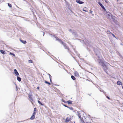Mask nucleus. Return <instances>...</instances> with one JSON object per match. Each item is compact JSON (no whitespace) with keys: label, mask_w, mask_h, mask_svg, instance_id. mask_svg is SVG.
Here are the masks:
<instances>
[{"label":"nucleus","mask_w":123,"mask_h":123,"mask_svg":"<svg viewBox=\"0 0 123 123\" xmlns=\"http://www.w3.org/2000/svg\"><path fill=\"white\" fill-rule=\"evenodd\" d=\"M93 50L96 55L98 58L97 59L98 62L101 65L102 64H103L104 62L100 59L101 57V54L102 52V50L98 47H94L93 48Z\"/></svg>","instance_id":"1"},{"label":"nucleus","mask_w":123,"mask_h":123,"mask_svg":"<svg viewBox=\"0 0 123 123\" xmlns=\"http://www.w3.org/2000/svg\"><path fill=\"white\" fill-rule=\"evenodd\" d=\"M37 112V109L35 108H34V110L32 116L30 118V119L31 120L34 119L35 117V115Z\"/></svg>","instance_id":"2"},{"label":"nucleus","mask_w":123,"mask_h":123,"mask_svg":"<svg viewBox=\"0 0 123 123\" xmlns=\"http://www.w3.org/2000/svg\"><path fill=\"white\" fill-rule=\"evenodd\" d=\"M78 116L79 118H80V120L82 123H89V122H88L86 121V120H85L84 121L83 119V118L81 117L80 113H78Z\"/></svg>","instance_id":"3"},{"label":"nucleus","mask_w":123,"mask_h":123,"mask_svg":"<svg viewBox=\"0 0 123 123\" xmlns=\"http://www.w3.org/2000/svg\"><path fill=\"white\" fill-rule=\"evenodd\" d=\"M105 15L106 16L109 18H110L111 17V14L109 12H105Z\"/></svg>","instance_id":"4"},{"label":"nucleus","mask_w":123,"mask_h":123,"mask_svg":"<svg viewBox=\"0 0 123 123\" xmlns=\"http://www.w3.org/2000/svg\"><path fill=\"white\" fill-rule=\"evenodd\" d=\"M102 66L104 71L107 74H108V73L107 71V67L105 66Z\"/></svg>","instance_id":"5"},{"label":"nucleus","mask_w":123,"mask_h":123,"mask_svg":"<svg viewBox=\"0 0 123 123\" xmlns=\"http://www.w3.org/2000/svg\"><path fill=\"white\" fill-rule=\"evenodd\" d=\"M31 95L30 94H29L28 95V97H29L30 100L31 102L32 103V102L33 101V99L31 97Z\"/></svg>","instance_id":"6"},{"label":"nucleus","mask_w":123,"mask_h":123,"mask_svg":"<svg viewBox=\"0 0 123 123\" xmlns=\"http://www.w3.org/2000/svg\"><path fill=\"white\" fill-rule=\"evenodd\" d=\"M103 64H102L101 65V66H108L109 64L106 62H103Z\"/></svg>","instance_id":"7"},{"label":"nucleus","mask_w":123,"mask_h":123,"mask_svg":"<svg viewBox=\"0 0 123 123\" xmlns=\"http://www.w3.org/2000/svg\"><path fill=\"white\" fill-rule=\"evenodd\" d=\"M55 40L56 41H57L63 44V42L59 38L57 37H55Z\"/></svg>","instance_id":"8"},{"label":"nucleus","mask_w":123,"mask_h":123,"mask_svg":"<svg viewBox=\"0 0 123 123\" xmlns=\"http://www.w3.org/2000/svg\"><path fill=\"white\" fill-rule=\"evenodd\" d=\"M14 73L15 74V75L16 76H18L19 75V74L17 70L16 69H14Z\"/></svg>","instance_id":"9"},{"label":"nucleus","mask_w":123,"mask_h":123,"mask_svg":"<svg viewBox=\"0 0 123 123\" xmlns=\"http://www.w3.org/2000/svg\"><path fill=\"white\" fill-rule=\"evenodd\" d=\"M76 2L80 4H82L84 3V2L80 0H76Z\"/></svg>","instance_id":"10"},{"label":"nucleus","mask_w":123,"mask_h":123,"mask_svg":"<svg viewBox=\"0 0 123 123\" xmlns=\"http://www.w3.org/2000/svg\"><path fill=\"white\" fill-rule=\"evenodd\" d=\"M75 52L76 54L79 57V58L83 62L85 60H84L83 59V58H80L79 57V56L80 55V54H79L77 52H76V51H75Z\"/></svg>","instance_id":"11"},{"label":"nucleus","mask_w":123,"mask_h":123,"mask_svg":"<svg viewBox=\"0 0 123 123\" xmlns=\"http://www.w3.org/2000/svg\"><path fill=\"white\" fill-rule=\"evenodd\" d=\"M74 75L75 76L78 77L79 76V75L78 72L77 71H75L74 72Z\"/></svg>","instance_id":"12"},{"label":"nucleus","mask_w":123,"mask_h":123,"mask_svg":"<svg viewBox=\"0 0 123 123\" xmlns=\"http://www.w3.org/2000/svg\"><path fill=\"white\" fill-rule=\"evenodd\" d=\"M64 49H66L67 51L68 52L71 51L70 50L69 48L68 47H64Z\"/></svg>","instance_id":"13"},{"label":"nucleus","mask_w":123,"mask_h":123,"mask_svg":"<svg viewBox=\"0 0 123 123\" xmlns=\"http://www.w3.org/2000/svg\"><path fill=\"white\" fill-rule=\"evenodd\" d=\"M0 53L3 54H6V52L3 50H1L0 51Z\"/></svg>","instance_id":"14"},{"label":"nucleus","mask_w":123,"mask_h":123,"mask_svg":"<svg viewBox=\"0 0 123 123\" xmlns=\"http://www.w3.org/2000/svg\"><path fill=\"white\" fill-rule=\"evenodd\" d=\"M70 120H71L70 118V119H69L68 117H67L66 118V119L65 120V122L66 123H67Z\"/></svg>","instance_id":"15"},{"label":"nucleus","mask_w":123,"mask_h":123,"mask_svg":"<svg viewBox=\"0 0 123 123\" xmlns=\"http://www.w3.org/2000/svg\"><path fill=\"white\" fill-rule=\"evenodd\" d=\"M17 78L19 82H20L21 81V78L17 76Z\"/></svg>","instance_id":"16"},{"label":"nucleus","mask_w":123,"mask_h":123,"mask_svg":"<svg viewBox=\"0 0 123 123\" xmlns=\"http://www.w3.org/2000/svg\"><path fill=\"white\" fill-rule=\"evenodd\" d=\"M72 101L71 100H68L66 102L67 103L68 105L71 104L72 103Z\"/></svg>","instance_id":"17"},{"label":"nucleus","mask_w":123,"mask_h":123,"mask_svg":"<svg viewBox=\"0 0 123 123\" xmlns=\"http://www.w3.org/2000/svg\"><path fill=\"white\" fill-rule=\"evenodd\" d=\"M117 84L119 85H122V83L120 81H118L117 82Z\"/></svg>","instance_id":"18"},{"label":"nucleus","mask_w":123,"mask_h":123,"mask_svg":"<svg viewBox=\"0 0 123 123\" xmlns=\"http://www.w3.org/2000/svg\"><path fill=\"white\" fill-rule=\"evenodd\" d=\"M20 41L21 42L24 44H25L26 43V41H24L22 40H20Z\"/></svg>","instance_id":"19"},{"label":"nucleus","mask_w":123,"mask_h":123,"mask_svg":"<svg viewBox=\"0 0 123 123\" xmlns=\"http://www.w3.org/2000/svg\"><path fill=\"white\" fill-rule=\"evenodd\" d=\"M71 79L73 80H74L76 79L75 78L73 75H72L71 76Z\"/></svg>","instance_id":"20"},{"label":"nucleus","mask_w":123,"mask_h":123,"mask_svg":"<svg viewBox=\"0 0 123 123\" xmlns=\"http://www.w3.org/2000/svg\"><path fill=\"white\" fill-rule=\"evenodd\" d=\"M84 62H85V63L88 65H89L90 66V65L89 64V62H87L85 60Z\"/></svg>","instance_id":"21"},{"label":"nucleus","mask_w":123,"mask_h":123,"mask_svg":"<svg viewBox=\"0 0 123 123\" xmlns=\"http://www.w3.org/2000/svg\"><path fill=\"white\" fill-rule=\"evenodd\" d=\"M9 55H12L14 57L15 56V55L12 52H10L9 53Z\"/></svg>","instance_id":"22"},{"label":"nucleus","mask_w":123,"mask_h":123,"mask_svg":"<svg viewBox=\"0 0 123 123\" xmlns=\"http://www.w3.org/2000/svg\"><path fill=\"white\" fill-rule=\"evenodd\" d=\"M44 82L46 84H48L49 85H50L51 84L50 82H48L46 81H45Z\"/></svg>","instance_id":"23"},{"label":"nucleus","mask_w":123,"mask_h":123,"mask_svg":"<svg viewBox=\"0 0 123 123\" xmlns=\"http://www.w3.org/2000/svg\"><path fill=\"white\" fill-rule=\"evenodd\" d=\"M118 54L119 55L120 57L122 58H123V57L120 55L119 53L118 52Z\"/></svg>","instance_id":"24"},{"label":"nucleus","mask_w":123,"mask_h":123,"mask_svg":"<svg viewBox=\"0 0 123 123\" xmlns=\"http://www.w3.org/2000/svg\"><path fill=\"white\" fill-rule=\"evenodd\" d=\"M68 108H69L71 110H73V108L72 107H70L68 106Z\"/></svg>","instance_id":"25"},{"label":"nucleus","mask_w":123,"mask_h":123,"mask_svg":"<svg viewBox=\"0 0 123 123\" xmlns=\"http://www.w3.org/2000/svg\"><path fill=\"white\" fill-rule=\"evenodd\" d=\"M98 3L101 7L103 6L102 4L100 2H99Z\"/></svg>","instance_id":"26"},{"label":"nucleus","mask_w":123,"mask_h":123,"mask_svg":"<svg viewBox=\"0 0 123 123\" xmlns=\"http://www.w3.org/2000/svg\"><path fill=\"white\" fill-rule=\"evenodd\" d=\"M28 62L30 63H32L33 61L32 60H29Z\"/></svg>","instance_id":"27"},{"label":"nucleus","mask_w":123,"mask_h":123,"mask_svg":"<svg viewBox=\"0 0 123 123\" xmlns=\"http://www.w3.org/2000/svg\"><path fill=\"white\" fill-rule=\"evenodd\" d=\"M111 35L112 36H113V37H115L116 39H117V38L112 33H111Z\"/></svg>","instance_id":"28"},{"label":"nucleus","mask_w":123,"mask_h":123,"mask_svg":"<svg viewBox=\"0 0 123 123\" xmlns=\"http://www.w3.org/2000/svg\"><path fill=\"white\" fill-rule=\"evenodd\" d=\"M65 107H68V106H67L66 105L64 104H62H62Z\"/></svg>","instance_id":"29"},{"label":"nucleus","mask_w":123,"mask_h":123,"mask_svg":"<svg viewBox=\"0 0 123 123\" xmlns=\"http://www.w3.org/2000/svg\"><path fill=\"white\" fill-rule=\"evenodd\" d=\"M8 6L10 7H12V5L10 4L9 3H8Z\"/></svg>","instance_id":"30"},{"label":"nucleus","mask_w":123,"mask_h":123,"mask_svg":"<svg viewBox=\"0 0 123 123\" xmlns=\"http://www.w3.org/2000/svg\"><path fill=\"white\" fill-rule=\"evenodd\" d=\"M48 74L49 75V79H50V78H51V76L49 74Z\"/></svg>","instance_id":"31"},{"label":"nucleus","mask_w":123,"mask_h":123,"mask_svg":"<svg viewBox=\"0 0 123 123\" xmlns=\"http://www.w3.org/2000/svg\"><path fill=\"white\" fill-rule=\"evenodd\" d=\"M62 101L64 102V103H67L63 99H62Z\"/></svg>","instance_id":"32"},{"label":"nucleus","mask_w":123,"mask_h":123,"mask_svg":"<svg viewBox=\"0 0 123 123\" xmlns=\"http://www.w3.org/2000/svg\"><path fill=\"white\" fill-rule=\"evenodd\" d=\"M106 98L108 99L109 100H110V98L109 97H108V96H107L106 97Z\"/></svg>","instance_id":"33"},{"label":"nucleus","mask_w":123,"mask_h":123,"mask_svg":"<svg viewBox=\"0 0 123 123\" xmlns=\"http://www.w3.org/2000/svg\"><path fill=\"white\" fill-rule=\"evenodd\" d=\"M103 9L105 10V9L104 6L101 7Z\"/></svg>","instance_id":"34"},{"label":"nucleus","mask_w":123,"mask_h":123,"mask_svg":"<svg viewBox=\"0 0 123 123\" xmlns=\"http://www.w3.org/2000/svg\"><path fill=\"white\" fill-rule=\"evenodd\" d=\"M39 104H40L41 105H42V106L44 105L41 102Z\"/></svg>","instance_id":"35"},{"label":"nucleus","mask_w":123,"mask_h":123,"mask_svg":"<svg viewBox=\"0 0 123 123\" xmlns=\"http://www.w3.org/2000/svg\"><path fill=\"white\" fill-rule=\"evenodd\" d=\"M39 104H40L41 105H42V106L44 105L41 102Z\"/></svg>","instance_id":"36"},{"label":"nucleus","mask_w":123,"mask_h":123,"mask_svg":"<svg viewBox=\"0 0 123 123\" xmlns=\"http://www.w3.org/2000/svg\"><path fill=\"white\" fill-rule=\"evenodd\" d=\"M39 104H40L41 105H42V106L44 105L41 102Z\"/></svg>","instance_id":"37"},{"label":"nucleus","mask_w":123,"mask_h":123,"mask_svg":"<svg viewBox=\"0 0 123 123\" xmlns=\"http://www.w3.org/2000/svg\"><path fill=\"white\" fill-rule=\"evenodd\" d=\"M105 0V2L106 3H108V0Z\"/></svg>","instance_id":"38"},{"label":"nucleus","mask_w":123,"mask_h":123,"mask_svg":"<svg viewBox=\"0 0 123 123\" xmlns=\"http://www.w3.org/2000/svg\"><path fill=\"white\" fill-rule=\"evenodd\" d=\"M37 102H38V103L39 104L41 102L40 101H39V100H38L37 101Z\"/></svg>","instance_id":"39"},{"label":"nucleus","mask_w":123,"mask_h":123,"mask_svg":"<svg viewBox=\"0 0 123 123\" xmlns=\"http://www.w3.org/2000/svg\"><path fill=\"white\" fill-rule=\"evenodd\" d=\"M2 2V0H0V4Z\"/></svg>","instance_id":"40"},{"label":"nucleus","mask_w":123,"mask_h":123,"mask_svg":"<svg viewBox=\"0 0 123 123\" xmlns=\"http://www.w3.org/2000/svg\"><path fill=\"white\" fill-rule=\"evenodd\" d=\"M100 91H101V92H104V90H101Z\"/></svg>","instance_id":"41"},{"label":"nucleus","mask_w":123,"mask_h":123,"mask_svg":"<svg viewBox=\"0 0 123 123\" xmlns=\"http://www.w3.org/2000/svg\"><path fill=\"white\" fill-rule=\"evenodd\" d=\"M37 89H39V87H37Z\"/></svg>","instance_id":"42"},{"label":"nucleus","mask_w":123,"mask_h":123,"mask_svg":"<svg viewBox=\"0 0 123 123\" xmlns=\"http://www.w3.org/2000/svg\"><path fill=\"white\" fill-rule=\"evenodd\" d=\"M82 10H83V11H85V12H86V11L85 10H84V9H83Z\"/></svg>","instance_id":"43"},{"label":"nucleus","mask_w":123,"mask_h":123,"mask_svg":"<svg viewBox=\"0 0 123 123\" xmlns=\"http://www.w3.org/2000/svg\"><path fill=\"white\" fill-rule=\"evenodd\" d=\"M92 11H90V13L91 14H92Z\"/></svg>","instance_id":"44"},{"label":"nucleus","mask_w":123,"mask_h":123,"mask_svg":"<svg viewBox=\"0 0 123 123\" xmlns=\"http://www.w3.org/2000/svg\"><path fill=\"white\" fill-rule=\"evenodd\" d=\"M50 82H51V83L52 81V80H51V78H50Z\"/></svg>","instance_id":"45"},{"label":"nucleus","mask_w":123,"mask_h":123,"mask_svg":"<svg viewBox=\"0 0 123 123\" xmlns=\"http://www.w3.org/2000/svg\"><path fill=\"white\" fill-rule=\"evenodd\" d=\"M110 32V31H107V33H109Z\"/></svg>","instance_id":"46"},{"label":"nucleus","mask_w":123,"mask_h":123,"mask_svg":"<svg viewBox=\"0 0 123 123\" xmlns=\"http://www.w3.org/2000/svg\"><path fill=\"white\" fill-rule=\"evenodd\" d=\"M78 64H79V66H80V67L81 68H82V67H81V66H80V65H79V63H78Z\"/></svg>","instance_id":"47"},{"label":"nucleus","mask_w":123,"mask_h":123,"mask_svg":"<svg viewBox=\"0 0 123 123\" xmlns=\"http://www.w3.org/2000/svg\"><path fill=\"white\" fill-rule=\"evenodd\" d=\"M91 69L92 70H93L92 68H91Z\"/></svg>","instance_id":"48"},{"label":"nucleus","mask_w":123,"mask_h":123,"mask_svg":"<svg viewBox=\"0 0 123 123\" xmlns=\"http://www.w3.org/2000/svg\"><path fill=\"white\" fill-rule=\"evenodd\" d=\"M80 42H83V40H82L81 41H80Z\"/></svg>","instance_id":"49"},{"label":"nucleus","mask_w":123,"mask_h":123,"mask_svg":"<svg viewBox=\"0 0 123 123\" xmlns=\"http://www.w3.org/2000/svg\"><path fill=\"white\" fill-rule=\"evenodd\" d=\"M88 94L90 96L91 95L90 94Z\"/></svg>","instance_id":"50"},{"label":"nucleus","mask_w":123,"mask_h":123,"mask_svg":"<svg viewBox=\"0 0 123 123\" xmlns=\"http://www.w3.org/2000/svg\"><path fill=\"white\" fill-rule=\"evenodd\" d=\"M122 88L123 89V86L122 87Z\"/></svg>","instance_id":"51"},{"label":"nucleus","mask_w":123,"mask_h":123,"mask_svg":"<svg viewBox=\"0 0 123 123\" xmlns=\"http://www.w3.org/2000/svg\"><path fill=\"white\" fill-rule=\"evenodd\" d=\"M95 59V60L96 61V60Z\"/></svg>","instance_id":"52"},{"label":"nucleus","mask_w":123,"mask_h":123,"mask_svg":"<svg viewBox=\"0 0 123 123\" xmlns=\"http://www.w3.org/2000/svg\"><path fill=\"white\" fill-rule=\"evenodd\" d=\"M71 31V30H70V31Z\"/></svg>","instance_id":"53"},{"label":"nucleus","mask_w":123,"mask_h":123,"mask_svg":"<svg viewBox=\"0 0 123 123\" xmlns=\"http://www.w3.org/2000/svg\"><path fill=\"white\" fill-rule=\"evenodd\" d=\"M71 31V30H70V31Z\"/></svg>","instance_id":"54"},{"label":"nucleus","mask_w":123,"mask_h":123,"mask_svg":"<svg viewBox=\"0 0 123 123\" xmlns=\"http://www.w3.org/2000/svg\"><path fill=\"white\" fill-rule=\"evenodd\" d=\"M86 45H87V44H86Z\"/></svg>","instance_id":"55"}]
</instances>
